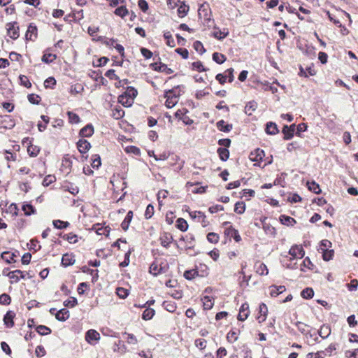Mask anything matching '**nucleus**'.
I'll return each instance as SVG.
<instances>
[{
  "mask_svg": "<svg viewBox=\"0 0 358 358\" xmlns=\"http://www.w3.org/2000/svg\"><path fill=\"white\" fill-rule=\"evenodd\" d=\"M178 89L179 86H177L165 92L164 96L166 99L165 105L167 108H171L178 103L180 96V93L178 92Z\"/></svg>",
  "mask_w": 358,
  "mask_h": 358,
  "instance_id": "obj_1",
  "label": "nucleus"
},
{
  "mask_svg": "<svg viewBox=\"0 0 358 358\" xmlns=\"http://www.w3.org/2000/svg\"><path fill=\"white\" fill-rule=\"evenodd\" d=\"M8 35L13 39L19 37V27L15 22L7 23L6 25Z\"/></svg>",
  "mask_w": 358,
  "mask_h": 358,
  "instance_id": "obj_2",
  "label": "nucleus"
},
{
  "mask_svg": "<svg viewBox=\"0 0 358 358\" xmlns=\"http://www.w3.org/2000/svg\"><path fill=\"white\" fill-rule=\"evenodd\" d=\"M100 339V334L94 329H90L85 334L86 341L91 344H95Z\"/></svg>",
  "mask_w": 358,
  "mask_h": 358,
  "instance_id": "obj_3",
  "label": "nucleus"
},
{
  "mask_svg": "<svg viewBox=\"0 0 358 358\" xmlns=\"http://www.w3.org/2000/svg\"><path fill=\"white\" fill-rule=\"evenodd\" d=\"M289 255H290L293 259L302 258L305 255V252L301 245H295L289 249Z\"/></svg>",
  "mask_w": 358,
  "mask_h": 358,
  "instance_id": "obj_4",
  "label": "nucleus"
},
{
  "mask_svg": "<svg viewBox=\"0 0 358 358\" xmlns=\"http://www.w3.org/2000/svg\"><path fill=\"white\" fill-rule=\"evenodd\" d=\"M264 151L262 149L257 148L250 154V159L252 162H259L264 157Z\"/></svg>",
  "mask_w": 358,
  "mask_h": 358,
  "instance_id": "obj_5",
  "label": "nucleus"
},
{
  "mask_svg": "<svg viewBox=\"0 0 358 358\" xmlns=\"http://www.w3.org/2000/svg\"><path fill=\"white\" fill-rule=\"evenodd\" d=\"M295 129H296V125L294 124H292L290 126L285 125L282 130V132L284 134V139L285 140L291 139L294 136Z\"/></svg>",
  "mask_w": 358,
  "mask_h": 358,
  "instance_id": "obj_6",
  "label": "nucleus"
},
{
  "mask_svg": "<svg viewBox=\"0 0 358 358\" xmlns=\"http://www.w3.org/2000/svg\"><path fill=\"white\" fill-rule=\"evenodd\" d=\"M224 234L228 237L233 238L236 242H239L241 240L238 230L233 228L231 225L225 229Z\"/></svg>",
  "mask_w": 358,
  "mask_h": 358,
  "instance_id": "obj_7",
  "label": "nucleus"
},
{
  "mask_svg": "<svg viewBox=\"0 0 358 358\" xmlns=\"http://www.w3.org/2000/svg\"><path fill=\"white\" fill-rule=\"evenodd\" d=\"M11 280V282H17L20 279L25 278V275L20 270L10 271L7 275Z\"/></svg>",
  "mask_w": 358,
  "mask_h": 358,
  "instance_id": "obj_8",
  "label": "nucleus"
},
{
  "mask_svg": "<svg viewBox=\"0 0 358 358\" xmlns=\"http://www.w3.org/2000/svg\"><path fill=\"white\" fill-rule=\"evenodd\" d=\"M26 40L34 41L37 38V27L33 24H30L27 28L26 35Z\"/></svg>",
  "mask_w": 358,
  "mask_h": 358,
  "instance_id": "obj_9",
  "label": "nucleus"
},
{
  "mask_svg": "<svg viewBox=\"0 0 358 358\" xmlns=\"http://www.w3.org/2000/svg\"><path fill=\"white\" fill-rule=\"evenodd\" d=\"M250 313L249 310V305L246 303H243L239 310V313L238 315V320L240 321L245 320Z\"/></svg>",
  "mask_w": 358,
  "mask_h": 358,
  "instance_id": "obj_10",
  "label": "nucleus"
},
{
  "mask_svg": "<svg viewBox=\"0 0 358 358\" xmlns=\"http://www.w3.org/2000/svg\"><path fill=\"white\" fill-rule=\"evenodd\" d=\"M77 148L80 153H86L91 148L90 142L85 139H80L77 143Z\"/></svg>",
  "mask_w": 358,
  "mask_h": 358,
  "instance_id": "obj_11",
  "label": "nucleus"
},
{
  "mask_svg": "<svg viewBox=\"0 0 358 358\" xmlns=\"http://www.w3.org/2000/svg\"><path fill=\"white\" fill-rule=\"evenodd\" d=\"M94 134V127L92 124H88L82 128L79 132L80 136L82 137H90Z\"/></svg>",
  "mask_w": 358,
  "mask_h": 358,
  "instance_id": "obj_12",
  "label": "nucleus"
},
{
  "mask_svg": "<svg viewBox=\"0 0 358 358\" xmlns=\"http://www.w3.org/2000/svg\"><path fill=\"white\" fill-rule=\"evenodd\" d=\"M15 313L13 311H8L3 317V322L5 325L8 327H13L14 325L13 318Z\"/></svg>",
  "mask_w": 358,
  "mask_h": 358,
  "instance_id": "obj_13",
  "label": "nucleus"
},
{
  "mask_svg": "<svg viewBox=\"0 0 358 358\" xmlns=\"http://www.w3.org/2000/svg\"><path fill=\"white\" fill-rule=\"evenodd\" d=\"M265 131L267 134L275 135L279 132V130L275 123L268 122L266 124Z\"/></svg>",
  "mask_w": 358,
  "mask_h": 358,
  "instance_id": "obj_14",
  "label": "nucleus"
},
{
  "mask_svg": "<svg viewBox=\"0 0 358 358\" xmlns=\"http://www.w3.org/2000/svg\"><path fill=\"white\" fill-rule=\"evenodd\" d=\"M152 66L154 70L160 71V72H165L166 74H171L173 72V71L167 67V66L164 64L160 63L159 64L155 63L152 64Z\"/></svg>",
  "mask_w": 358,
  "mask_h": 358,
  "instance_id": "obj_15",
  "label": "nucleus"
},
{
  "mask_svg": "<svg viewBox=\"0 0 358 358\" xmlns=\"http://www.w3.org/2000/svg\"><path fill=\"white\" fill-rule=\"evenodd\" d=\"M70 316L69 311L66 308H62L57 312L55 317L59 321L64 322Z\"/></svg>",
  "mask_w": 358,
  "mask_h": 358,
  "instance_id": "obj_16",
  "label": "nucleus"
},
{
  "mask_svg": "<svg viewBox=\"0 0 358 358\" xmlns=\"http://www.w3.org/2000/svg\"><path fill=\"white\" fill-rule=\"evenodd\" d=\"M74 257L72 255L66 253L62 258V264L64 266L73 265L75 263Z\"/></svg>",
  "mask_w": 358,
  "mask_h": 358,
  "instance_id": "obj_17",
  "label": "nucleus"
},
{
  "mask_svg": "<svg viewBox=\"0 0 358 358\" xmlns=\"http://www.w3.org/2000/svg\"><path fill=\"white\" fill-rule=\"evenodd\" d=\"M286 290V288L283 285L275 286L273 285L270 287V294L271 296H277L280 294L284 292Z\"/></svg>",
  "mask_w": 358,
  "mask_h": 358,
  "instance_id": "obj_18",
  "label": "nucleus"
},
{
  "mask_svg": "<svg viewBox=\"0 0 358 358\" xmlns=\"http://www.w3.org/2000/svg\"><path fill=\"white\" fill-rule=\"evenodd\" d=\"M190 216L192 218H197L199 222H201L203 227L206 226V215L205 214L201 211H193L189 213Z\"/></svg>",
  "mask_w": 358,
  "mask_h": 358,
  "instance_id": "obj_19",
  "label": "nucleus"
},
{
  "mask_svg": "<svg viewBox=\"0 0 358 358\" xmlns=\"http://www.w3.org/2000/svg\"><path fill=\"white\" fill-rule=\"evenodd\" d=\"M111 115L115 120H120L124 115V111L121 106H117L112 110Z\"/></svg>",
  "mask_w": 358,
  "mask_h": 358,
  "instance_id": "obj_20",
  "label": "nucleus"
},
{
  "mask_svg": "<svg viewBox=\"0 0 358 358\" xmlns=\"http://www.w3.org/2000/svg\"><path fill=\"white\" fill-rule=\"evenodd\" d=\"M133 217V212L131 210H129L124 220L122 221L121 224V227L124 231H127L129 228V224L132 220Z\"/></svg>",
  "mask_w": 358,
  "mask_h": 358,
  "instance_id": "obj_21",
  "label": "nucleus"
},
{
  "mask_svg": "<svg viewBox=\"0 0 358 358\" xmlns=\"http://www.w3.org/2000/svg\"><path fill=\"white\" fill-rule=\"evenodd\" d=\"M217 127L220 131L229 132L232 129V124H227L223 120L217 122Z\"/></svg>",
  "mask_w": 358,
  "mask_h": 358,
  "instance_id": "obj_22",
  "label": "nucleus"
},
{
  "mask_svg": "<svg viewBox=\"0 0 358 358\" xmlns=\"http://www.w3.org/2000/svg\"><path fill=\"white\" fill-rule=\"evenodd\" d=\"M317 334L322 338H327L331 334L329 326L323 324L317 331Z\"/></svg>",
  "mask_w": 358,
  "mask_h": 358,
  "instance_id": "obj_23",
  "label": "nucleus"
},
{
  "mask_svg": "<svg viewBox=\"0 0 358 358\" xmlns=\"http://www.w3.org/2000/svg\"><path fill=\"white\" fill-rule=\"evenodd\" d=\"M203 306L205 310H210L214 305V299L213 297L209 296H205L202 299Z\"/></svg>",
  "mask_w": 358,
  "mask_h": 358,
  "instance_id": "obj_24",
  "label": "nucleus"
},
{
  "mask_svg": "<svg viewBox=\"0 0 358 358\" xmlns=\"http://www.w3.org/2000/svg\"><path fill=\"white\" fill-rule=\"evenodd\" d=\"M161 245L164 248H168L173 241V237L167 233H165L161 238Z\"/></svg>",
  "mask_w": 358,
  "mask_h": 358,
  "instance_id": "obj_25",
  "label": "nucleus"
},
{
  "mask_svg": "<svg viewBox=\"0 0 358 358\" xmlns=\"http://www.w3.org/2000/svg\"><path fill=\"white\" fill-rule=\"evenodd\" d=\"M263 229L265 233L268 235L274 236L275 234V229L269 223L266 222V221L262 222Z\"/></svg>",
  "mask_w": 358,
  "mask_h": 358,
  "instance_id": "obj_26",
  "label": "nucleus"
},
{
  "mask_svg": "<svg viewBox=\"0 0 358 358\" xmlns=\"http://www.w3.org/2000/svg\"><path fill=\"white\" fill-rule=\"evenodd\" d=\"M257 108V103L255 101H252L248 102L245 107V113L248 115H251L252 112H254Z\"/></svg>",
  "mask_w": 358,
  "mask_h": 358,
  "instance_id": "obj_27",
  "label": "nucleus"
},
{
  "mask_svg": "<svg viewBox=\"0 0 358 358\" xmlns=\"http://www.w3.org/2000/svg\"><path fill=\"white\" fill-rule=\"evenodd\" d=\"M217 154L222 161H227L229 157V151L227 148H219L217 149Z\"/></svg>",
  "mask_w": 358,
  "mask_h": 358,
  "instance_id": "obj_28",
  "label": "nucleus"
},
{
  "mask_svg": "<svg viewBox=\"0 0 358 358\" xmlns=\"http://www.w3.org/2000/svg\"><path fill=\"white\" fill-rule=\"evenodd\" d=\"M256 272L261 275H266L268 273L267 266L263 263H259L255 265Z\"/></svg>",
  "mask_w": 358,
  "mask_h": 358,
  "instance_id": "obj_29",
  "label": "nucleus"
},
{
  "mask_svg": "<svg viewBox=\"0 0 358 358\" xmlns=\"http://www.w3.org/2000/svg\"><path fill=\"white\" fill-rule=\"evenodd\" d=\"M52 224H53L54 227L56 229H66L70 225V223L69 222L62 221L60 220H54L52 222Z\"/></svg>",
  "mask_w": 358,
  "mask_h": 358,
  "instance_id": "obj_30",
  "label": "nucleus"
},
{
  "mask_svg": "<svg viewBox=\"0 0 358 358\" xmlns=\"http://www.w3.org/2000/svg\"><path fill=\"white\" fill-rule=\"evenodd\" d=\"M212 57H213V60L218 64H223L227 59L226 56L220 52H214L213 54Z\"/></svg>",
  "mask_w": 358,
  "mask_h": 358,
  "instance_id": "obj_31",
  "label": "nucleus"
},
{
  "mask_svg": "<svg viewBox=\"0 0 358 358\" xmlns=\"http://www.w3.org/2000/svg\"><path fill=\"white\" fill-rule=\"evenodd\" d=\"M155 314L154 309L150 308H146L142 314V319L144 320H151Z\"/></svg>",
  "mask_w": 358,
  "mask_h": 358,
  "instance_id": "obj_32",
  "label": "nucleus"
},
{
  "mask_svg": "<svg viewBox=\"0 0 358 358\" xmlns=\"http://www.w3.org/2000/svg\"><path fill=\"white\" fill-rule=\"evenodd\" d=\"M15 255L13 252H8V251H6V252H3L2 254H1V258L6 261L7 263H11L13 262H15Z\"/></svg>",
  "mask_w": 358,
  "mask_h": 358,
  "instance_id": "obj_33",
  "label": "nucleus"
},
{
  "mask_svg": "<svg viewBox=\"0 0 358 358\" xmlns=\"http://www.w3.org/2000/svg\"><path fill=\"white\" fill-rule=\"evenodd\" d=\"M315 71L312 67H307L306 69H303L301 66L300 67L299 76L308 77V76H314L315 74Z\"/></svg>",
  "mask_w": 358,
  "mask_h": 358,
  "instance_id": "obj_34",
  "label": "nucleus"
},
{
  "mask_svg": "<svg viewBox=\"0 0 358 358\" xmlns=\"http://www.w3.org/2000/svg\"><path fill=\"white\" fill-rule=\"evenodd\" d=\"M307 187L308 189L315 194H320L321 192V189L317 183L315 181L307 182Z\"/></svg>",
  "mask_w": 358,
  "mask_h": 358,
  "instance_id": "obj_35",
  "label": "nucleus"
},
{
  "mask_svg": "<svg viewBox=\"0 0 358 358\" xmlns=\"http://www.w3.org/2000/svg\"><path fill=\"white\" fill-rule=\"evenodd\" d=\"M176 227L182 231H186L188 229V224L183 218H178L176 221Z\"/></svg>",
  "mask_w": 358,
  "mask_h": 358,
  "instance_id": "obj_36",
  "label": "nucleus"
},
{
  "mask_svg": "<svg viewBox=\"0 0 358 358\" xmlns=\"http://www.w3.org/2000/svg\"><path fill=\"white\" fill-rule=\"evenodd\" d=\"M296 327H297V329L301 333L303 334V335H305L306 337H308V334L309 333V326H308L307 324L303 323V322H299L296 323Z\"/></svg>",
  "mask_w": 358,
  "mask_h": 358,
  "instance_id": "obj_37",
  "label": "nucleus"
},
{
  "mask_svg": "<svg viewBox=\"0 0 358 358\" xmlns=\"http://www.w3.org/2000/svg\"><path fill=\"white\" fill-rule=\"evenodd\" d=\"M162 271V266H159L156 263H152L150 266V273L153 275L156 276L158 274L161 273Z\"/></svg>",
  "mask_w": 358,
  "mask_h": 358,
  "instance_id": "obj_38",
  "label": "nucleus"
},
{
  "mask_svg": "<svg viewBox=\"0 0 358 358\" xmlns=\"http://www.w3.org/2000/svg\"><path fill=\"white\" fill-rule=\"evenodd\" d=\"M280 221L282 224H286L287 226L293 225L294 223H296V221L294 218L285 215H280Z\"/></svg>",
  "mask_w": 358,
  "mask_h": 358,
  "instance_id": "obj_39",
  "label": "nucleus"
},
{
  "mask_svg": "<svg viewBox=\"0 0 358 358\" xmlns=\"http://www.w3.org/2000/svg\"><path fill=\"white\" fill-rule=\"evenodd\" d=\"M324 250H322L321 252L322 253V258L324 261H329L333 259V257L334 255V250L330 249H324Z\"/></svg>",
  "mask_w": 358,
  "mask_h": 358,
  "instance_id": "obj_40",
  "label": "nucleus"
},
{
  "mask_svg": "<svg viewBox=\"0 0 358 358\" xmlns=\"http://www.w3.org/2000/svg\"><path fill=\"white\" fill-rule=\"evenodd\" d=\"M57 58L56 55L52 53L45 52L42 57V62L46 64H50L55 60Z\"/></svg>",
  "mask_w": 358,
  "mask_h": 358,
  "instance_id": "obj_41",
  "label": "nucleus"
},
{
  "mask_svg": "<svg viewBox=\"0 0 358 358\" xmlns=\"http://www.w3.org/2000/svg\"><path fill=\"white\" fill-rule=\"evenodd\" d=\"M22 209L24 211V215H26L27 216L31 215L32 214H35V213H36V209L31 204H28V203L24 204L22 207Z\"/></svg>",
  "mask_w": 358,
  "mask_h": 358,
  "instance_id": "obj_42",
  "label": "nucleus"
},
{
  "mask_svg": "<svg viewBox=\"0 0 358 358\" xmlns=\"http://www.w3.org/2000/svg\"><path fill=\"white\" fill-rule=\"evenodd\" d=\"M36 330L38 334L42 336L48 335L51 333V329L44 325H38L36 327Z\"/></svg>",
  "mask_w": 358,
  "mask_h": 358,
  "instance_id": "obj_43",
  "label": "nucleus"
},
{
  "mask_svg": "<svg viewBox=\"0 0 358 358\" xmlns=\"http://www.w3.org/2000/svg\"><path fill=\"white\" fill-rule=\"evenodd\" d=\"M301 295L303 299H312L314 295V291L312 288L307 287L302 290Z\"/></svg>",
  "mask_w": 358,
  "mask_h": 358,
  "instance_id": "obj_44",
  "label": "nucleus"
},
{
  "mask_svg": "<svg viewBox=\"0 0 358 358\" xmlns=\"http://www.w3.org/2000/svg\"><path fill=\"white\" fill-rule=\"evenodd\" d=\"M113 350H114V351H117V352L123 354L127 352V347L121 341H118L117 343H115Z\"/></svg>",
  "mask_w": 358,
  "mask_h": 358,
  "instance_id": "obj_45",
  "label": "nucleus"
},
{
  "mask_svg": "<svg viewBox=\"0 0 358 358\" xmlns=\"http://www.w3.org/2000/svg\"><path fill=\"white\" fill-rule=\"evenodd\" d=\"M192 69L199 72H203L208 71V69L205 68L201 62L197 61L192 64Z\"/></svg>",
  "mask_w": 358,
  "mask_h": 358,
  "instance_id": "obj_46",
  "label": "nucleus"
},
{
  "mask_svg": "<svg viewBox=\"0 0 358 358\" xmlns=\"http://www.w3.org/2000/svg\"><path fill=\"white\" fill-rule=\"evenodd\" d=\"M67 115L69 117V122L71 124H77L80 121L79 116L71 111H68Z\"/></svg>",
  "mask_w": 358,
  "mask_h": 358,
  "instance_id": "obj_47",
  "label": "nucleus"
},
{
  "mask_svg": "<svg viewBox=\"0 0 358 358\" xmlns=\"http://www.w3.org/2000/svg\"><path fill=\"white\" fill-rule=\"evenodd\" d=\"M119 102L125 107L131 106L132 99L127 98V96L120 95L118 98Z\"/></svg>",
  "mask_w": 358,
  "mask_h": 358,
  "instance_id": "obj_48",
  "label": "nucleus"
},
{
  "mask_svg": "<svg viewBox=\"0 0 358 358\" xmlns=\"http://www.w3.org/2000/svg\"><path fill=\"white\" fill-rule=\"evenodd\" d=\"M64 240H66L69 243H76L78 242V236L73 233L65 234L62 236Z\"/></svg>",
  "mask_w": 358,
  "mask_h": 358,
  "instance_id": "obj_49",
  "label": "nucleus"
},
{
  "mask_svg": "<svg viewBox=\"0 0 358 358\" xmlns=\"http://www.w3.org/2000/svg\"><path fill=\"white\" fill-rule=\"evenodd\" d=\"M137 90L134 87H129L127 89L126 92H124V94L123 95L127 96V98L133 99L137 96Z\"/></svg>",
  "mask_w": 358,
  "mask_h": 358,
  "instance_id": "obj_50",
  "label": "nucleus"
},
{
  "mask_svg": "<svg viewBox=\"0 0 358 358\" xmlns=\"http://www.w3.org/2000/svg\"><path fill=\"white\" fill-rule=\"evenodd\" d=\"M245 210V204L243 201H238L235 204L234 211L238 214H243Z\"/></svg>",
  "mask_w": 358,
  "mask_h": 358,
  "instance_id": "obj_51",
  "label": "nucleus"
},
{
  "mask_svg": "<svg viewBox=\"0 0 358 358\" xmlns=\"http://www.w3.org/2000/svg\"><path fill=\"white\" fill-rule=\"evenodd\" d=\"M114 13L116 15H118L121 17H124L128 14V10L125 6H122L120 7L117 8L115 10Z\"/></svg>",
  "mask_w": 358,
  "mask_h": 358,
  "instance_id": "obj_52",
  "label": "nucleus"
},
{
  "mask_svg": "<svg viewBox=\"0 0 358 358\" xmlns=\"http://www.w3.org/2000/svg\"><path fill=\"white\" fill-rule=\"evenodd\" d=\"M163 306L164 308L170 313H173L176 310V305L175 302L173 301H164Z\"/></svg>",
  "mask_w": 358,
  "mask_h": 358,
  "instance_id": "obj_53",
  "label": "nucleus"
},
{
  "mask_svg": "<svg viewBox=\"0 0 358 358\" xmlns=\"http://www.w3.org/2000/svg\"><path fill=\"white\" fill-rule=\"evenodd\" d=\"M39 148L38 147L34 145H29L27 148V152L29 155L31 157H36L39 153Z\"/></svg>",
  "mask_w": 358,
  "mask_h": 358,
  "instance_id": "obj_54",
  "label": "nucleus"
},
{
  "mask_svg": "<svg viewBox=\"0 0 358 358\" xmlns=\"http://www.w3.org/2000/svg\"><path fill=\"white\" fill-rule=\"evenodd\" d=\"M56 85V80L53 77L48 78L44 82V87L45 88L53 89Z\"/></svg>",
  "mask_w": 358,
  "mask_h": 358,
  "instance_id": "obj_55",
  "label": "nucleus"
},
{
  "mask_svg": "<svg viewBox=\"0 0 358 358\" xmlns=\"http://www.w3.org/2000/svg\"><path fill=\"white\" fill-rule=\"evenodd\" d=\"M101 158H100V156L99 155H94L92 156V166L94 168V169H99V166H101Z\"/></svg>",
  "mask_w": 358,
  "mask_h": 358,
  "instance_id": "obj_56",
  "label": "nucleus"
},
{
  "mask_svg": "<svg viewBox=\"0 0 358 358\" xmlns=\"http://www.w3.org/2000/svg\"><path fill=\"white\" fill-rule=\"evenodd\" d=\"M11 302L10 296L7 294H2L0 295V304L9 305Z\"/></svg>",
  "mask_w": 358,
  "mask_h": 358,
  "instance_id": "obj_57",
  "label": "nucleus"
},
{
  "mask_svg": "<svg viewBox=\"0 0 358 358\" xmlns=\"http://www.w3.org/2000/svg\"><path fill=\"white\" fill-rule=\"evenodd\" d=\"M19 79H20V85H22V86H24L27 88H29L31 87V84L26 76L21 75V76H20Z\"/></svg>",
  "mask_w": 358,
  "mask_h": 358,
  "instance_id": "obj_58",
  "label": "nucleus"
},
{
  "mask_svg": "<svg viewBox=\"0 0 358 358\" xmlns=\"http://www.w3.org/2000/svg\"><path fill=\"white\" fill-rule=\"evenodd\" d=\"M219 238V236L214 232H210L207 235V240L211 243H217Z\"/></svg>",
  "mask_w": 358,
  "mask_h": 358,
  "instance_id": "obj_59",
  "label": "nucleus"
},
{
  "mask_svg": "<svg viewBox=\"0 0 358 358\" xmlns=\"http://www.w3.org/2000/svg\"><path fill=\"white\" fill-rule=\"evenodd\" d=\"M227 339L230 343H234L238 340V333L235 331H230L227 335Z\"/></svg>",
  "mask_w": 358,
  "mask_h": 358,
  "instance_id": "obj_60",
  "label": "nucleus"
},
{
  "mask_svg": "<svg viewBox=\"0 0 358 358\" xmlns=\"http://www.w3.org/2000/svg\"><path fill=\"white\" fill-rule=\"evenodd\" d=\"M196 275H198L197 270H189L184 273V277L187 280L193 279Z\"/></svg>",
  "mask_w": 358,
  "mask_h": 358,
  "instance_id": "obj_61",
  "label": "nucleus"
},
{
  "mask_svg": "<svg viewBox=\"0 0 358 358\" xmlns=\"http://www.w3.org/2000/svg\"><path fill=\"white\" fill-rule=\"evenodd\" d=\"M164 38L167 41L166 44L170 47H173L175 45L174 40L172 38L171 34L170 31H166L164 34Z\"/></svg>",
  "mask_w": 358,
  "mask_h": 358,
  "instance_id": "obj_62",
  "label": "nucleus"
},
{
  "mask_svg": "<svg viewBox=\"0 0 358 358\" xmlns=\"http://www.w3.org/2000/svg\"><path fill=\"white\" fill-rule=\"evenodd\" d=\"M193 47L195 49V50L199 52L200 54H203V52H206V50L203 44L199 41H196L194 43Z\"/></svg>",
  "mask_w": 358,
  "mask_h": 358,
  "instance_id": "obj_63",
  "label": "nucleus"
},
{
  "mask_svg": "<svg viewBox=\"0 0 358 358\" xmlns=\"http://www.w3.org/2000/svg\"><path fill=\"white\" fill-rule=\"evenodd\" d=\"M345 355L348 358H358V349L354 350H347Z\"/></svg>",
  "mask_w": 358,
  "mask_h": 358,
  "instance_id": "obj_64",
  "label": "nucleus"
}]
</instances>
